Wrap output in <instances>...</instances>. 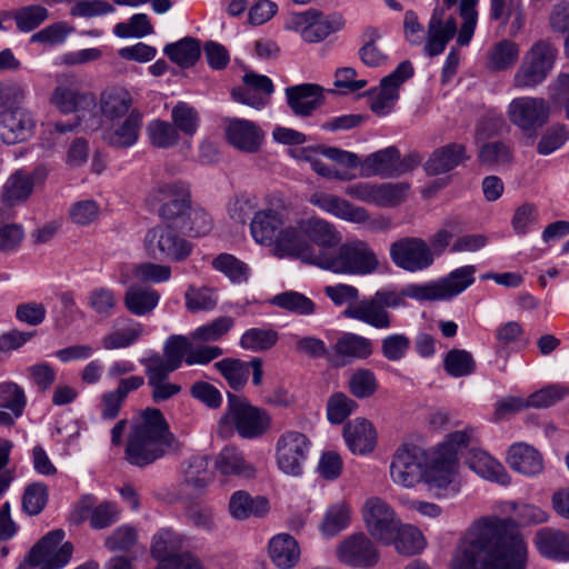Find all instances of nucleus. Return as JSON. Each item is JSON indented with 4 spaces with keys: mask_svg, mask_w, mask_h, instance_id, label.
<instances>
[{
    "mask_svg": "<svg viewBox=\"0 0 569 569\" xmlns=\"http://www.w3.org/2000/svg\"><path fill=\"white\" fill-rule=\"evenodd\" d=\"M476 368V360L468 350L455 348L443 357V369L452 378L468 377Z\"/></svg>",
    "mask_w": 569,
    "mask_h": 569,
    "instance_id": "nucleus-54",
    "label": "nucleus"
},
{
    "mask_svg": "<svg viewBox=\"0 0 569 569\" xmlns=\"http://www.w3.org/2000/svg\"><path fill=\"white\" fill-rule=\"evenodd\" d=\"M533 543L538 552L550 560L569 561V533L565 530L543 527L536 531Z\"/></svg>",
    "mask_w": 569,
    "mask_h": 569,
    "instance_id": "nucleus-26",
    "label": "nucleus"
},
{
    "mask_svg": "<svg viewBox=\"0 0 569 569\" xmlns=\"http://www.w3.org/2000/svg\"><path fill=\"white\" fill-rule=\"evenodd\" d=\"M309 201L321 210L349 222L363 223L369 220V213L365 208L357 207L335 194L316 192L311 194Z\"/></svg>",
    "mask_w": 569,
    "mask_h": 569,
    "instance_id": "nucleus-27",
    "label": "nucleus"
},
{
    "mask_svg": "<svg viewBox=\"0 0 569 569\" xmlns=\"http://www.w3.org/2000/svg\"><path fill=\"white\" fill-rule=\"evenodd\" d=\"M131 93L122 87H109L104 89L99 98V109L106 119L113 121L128 116L133 109Z\"/></svg>",
    "mask_w": 569,
    "mask_h": 569,
    "instance_id": "nucleus-38",
    "label": "nucleus"
},
{
    "mask_svg": "<svg viewBox=\"0 0 569 569\" xmlns=\"http://www.w3.org/2000/svg\"><path fill=\"white\" fill-rule=\"evenodd\" d=\"M269 501L263 496L252 497L244 490L234 491L229 499V512L237 520L262 518L269 512Z\"/></svg>",
    "mask_w": 569,
    "mask_h": 569,
    "instance_id": "nucleus-39",
    "label": "nucleus"
},
{
    "mask_svg": "<svg viewBox=\"0 0 569 569\" xmlns=\"http://www.w3.org/2000/svg\"><path fill=\"white\" fill-rule=\"evenodd\" d=\"M214 466L223 476L251 479L257 473L254 466L248 462L242 451L236 447H224L217 456Z\"/></svg>",
    "mask_w": 569,
    "mask_h": 569,
    "instance_id": "nucleus-41",
    "label": "nucleus"
},
{
    "mask_svg": "<svg viewBox=\"0 0 569 569\" xmlns=\"http://www.w3.org/2000/svg\"><path fill=\"white\" fill-rule=\"evenodd\" d=\"M184 300L186 308L190 312L209 311L214 309L218 303L214 290L209 287L189 286L184 293Z\"/></svg>",
    "mask_w": 569,
    "mask_h": 569,
    "instance_id": "nucleus-63",
    "label": "nucleus"
},
{
    "mask_svg": "<svg viewBox=\"0 0 569 569\" xmlns=\"http://www.w3.org/2000/svg\"><path fill=\"white\" fill-rule=\"evenodd\" d=\"M269 553L277 567L290 569L299 561L300 548L293 537L280 533L270 540Z\"/></svg>",
    "mask_w": 569,
    "mask_h": 569,
    "instance_id": "nucleus-44",
    "label": "nucleus"
},
{
    "mask_svg": "<svg viewBox=\"0 0 569 569\" xmlns=\"http://www.w3.org/2000/svg\"><path fill=\"white\" fill-rule=\"evenodd\" d=\"M273 246V254L278 258L296 257L305 262L318 264L320 250L316 251L306 240L301 221L297 226H283L277 236Z\"/></svg>",
    "mask_w": 569,
    "mask_h": 569,
    "instance_id": "nucleus-19",
    "label": "nucleus"
},
{
    "mask_svg": "<svg viewBox=\"0 0 569 569\" xmlns=\"http://www.w3.org/2000/svg\"><path fill=\"white\" fill-rule=\"evenodd\" d=\"M234 326L232 317L223 316L213 321L196 328L190 337L199 342H214L226 336Z\"/></svg>",
    "mask_w": 569,
    "mask_h": 569,
    "instance_id": "nucleus-60",
    "label": "nucleus"
},
{
    "mask_svg": "<svg viewBox=\"0 0 569 569\" xmlns=\"http://www.w3.org/2000/svg\"><path fill=\"white\" fill-rule=\"evenodd\" d=\"M89 308L101 318H110L118 308V298L113 289L97 287L87 297Z\"/></svg>",
    "mask_w": 569,
    "mask_h": 569,
    "instance_id": "nucleus-58",
    "label": "nucleus"
},
{
    "mask_svg": "<svg viewBox=\"0 0 569 569\" xmlns=\"http://www.w3.org/2000/svg\"><path fill=\"white\" fill-rule=\"evenodd\" d=\"M476 271L477 268L472 264L462 266L438 280L408 284L400 293L405 300L407 297L421 302L450 300L475 282Z\"/></svg>",
    "mask_w": 569,
    "mask_h": 569,
    "instance_id": "nucleus-5",
    "label": "nucleus"
},
{
    "mask_svg": "<svg viewBox=\"0 0 569 569\" xmlns=\"http://www.w3.org/2000/svg\"><path fill=\"white\" fill-rule=\"evenodd\" d=\"M171 122L179 133L193 137L200 126V114L196 108L184 101H179L171 110Z\"/></svg>",
    "mask_w": 569,
    "mask_h": 569,
    "instance_id": "nucleus-57",
    "label": "nucleus"
},
{
    "mask_svg": "<svg viewBox=\"0 0 569 569\" xmlns=\"http://www.w3.org/2000/svg\"><path fill=\"white\" fill-rule=\"evenodd\" d=\"M549 112L547 101L538 97L515 98L507 109L510 122L528 134H535L548 121Z\"/></svg>",
    "mask_w": 569,
    "mask_h": 569,
    "instance_id": "nucleus-16",
    "label": "nucleus"
},
{
    "mask_svg": "<svg viewBox=\"0 0 569 569\" xmlns=\"http://www.w3.org/2000/svg\"><path fill=\"white\" fill-rule=\"evenodd\" d=\"M397 148L388 147L368 154L361 161L363 177H396Z\"/></svg>",
    "mask_w": 569,
    "mask_h": 569,
    "instance_id": "nucleus-43",
    "label": "nucleus"
},
{
    "mask_svg": "<svg viewBox=\"0 0 569 569\" xmlns=\"http://www.w3.org/2000/svg\"><path fill=\"white\" fill-rule=\"evenodd\" d=\"M345 19L340 13L323 14L316 9L302 12H292L286 20L284 28L298 32L308 43H317L325 40L331 33L341 30Z\"/></svg>",
    "mask_w": 569,
    "mask_h": 569,
    "instance_id": "nucleus-7",
    "label": "nucleus"
},
{
    "mask_svg": "<svg viewBox=\"0 0 569 569\" xmlns=\"http://www.w3.org/2000/svg\"><path fill=\"white\" fill-rule=\"evenodd\" d=\"M373 353L372 341L363 336L345 332L333 346L335 365L345 366L352 360H362Z\"/></svg>",
    "mask_w": 569,
    "mask_h": 569,
    "instance_id": "nucleus-32",
    "label": "nucleus"
},
{
    "mask_svg": "<svg viewBox=\"0 0 569 569\" xmlns=\"http://www.w3.org/2000/svg\"><path fill=\"white\" fill-rule=\"evenodd\" d=\"M467 159L466 148L460 143H449L432 152L426 162V171L428 174L446 173Z\"/></svg>",
    "mask_w": 569,
    "mask_h": 569,
    "instance_id": "nucleus-42",
    "label": "nucleus"
},
{
    "mask_svg": "<svg viewBox=\"0 0 569 569\" xmlns=\"http://www.w3.org/2000/svg\"><path fill=\"white\" fill-rule=\"evenodd\" d=\"M176 443L162 412L147 408L133 422L124 450L126 460L140 468L162 458Z\"/></svg>",
    "mask_w": 569,
    "mask_h": 569,
    "instance_id": "nucleus-3",
    "label": "nucleus"
},
{
    "mask_svg": "<svg viewBox=\"0 0 569 569\" xmlns=\"http://www.w3.org/2000/svg\"><path fill=\"white\" fill-rule=\"evenodd\" d=\"M337 555L343 563L356 568H370L379 560L373 542L362 532L345 539L338 546Z\"/></svg>",
    "mask_w": 569,
    "mask_h": 569,
    "instance_id": "nucleus-22",
    "label": "nucleus"
},
{
    "mask_svg": "<svg viewBox=\"0 0 569 569\" xmlns=\"http://www.w3.org/2000/svg\"><path fill=\"white\" fill-rule=\"evenodd\" d=\"M142 124V112L138 109H132L121 123L106 132L104 139L108 144L114 148H130L137 143Z\"/></svg>",
    "mask_w": 569,
    "mask_h": 569,
    "instance_id": "nucleus-36",
    "label": "nucleus"
},
{
    "mask_svg": "<svg viewBox=\"0 0 569 569\" xmlns=\"http://www.w3.org/2000/svg\"><path fill=\"white\" fill-rule=\"evenodd\" d=\"M33 127L30 112L23 108L8 109L0 113V139L7 144L27 140Z\"/></svg>",
    "mask_w": 569,
    "mask_h": 569,
    "instance_id": "nucleus-24",
    "label": "nucleus"
},
{
    "mask_svg": "<svg viewBox=\"0 0 569 569\" xmlns=\"http://www.w3.org/2000/svg\"><path fill=\"white\" fill-rule=\"evenodd\" d=\"M507 462L513 471L527 477L537 476L543 470L541 453L536 448L525 442L510 446Z\"/></svg>",
    "mask_w": 569,
    "mask_h": 569,
    "instance_id": "nucleus-35",
    "label": "nucleus"
},
{
    "mask_svg": "<svg viewBox=\"0 0 569 569\" xmlns=\"http://www.w3.org/2000/svg\"><path fill=\"white\" fill-rule=\"evenodd\" d=\"M264 137V131L253 121L237 117L228 118L224 121L226 141L240 152H259Z\"/></svg>",
    "mask_w": 569,
    "mask_h": 569,
    "instance_id": "nucleus-20",
    "label": "nucleus"
},
{
    "mask_svg": "<svg viewBox=\"0 0 569 569\" xmlns=\"http://www.w3.org/2000/svg\"><path fill=\"white\" fill-rule=\"evenodd\" d=\"M212 267L222 272L232 282H243L249 277L248 266L229 253H220L212 260Z\"/></svg>",
    "mask_w": 569,
    "mask_h": 569,
    "instance_id": "nucleus-64",
    "label": "nucleus"
},
{
    "mask_svg": "<svg viewBox=\"0 0 569 569\" xmlns=\"http://www.w3.org/2000/svg\"><path fill=\"white\" fill-rule=\"evenodd\" d=\"M50 102L60 112L72 113L93 106L94 97L90 92L81 91L73 76L64 74L57 78Z\"/></svg>",
    "mask_w": 569,
    "mask_h": 569,
    "instance_id": "nucleus-21",
    "label": "nucleus"
},
{
    "mask_svg": "<svg viewBox=\"0 0 569 569\" xmlns=\"http://www.w3.org/2000/svg\"><path fill=\"white\" fill-rule=\"evenodd\" d=\"M173 228L167 224H157L147 230L143 237V249L149 258L181 262L191 254L193 244Z\"/></svg>",
    "mask_w": 569,
    "mask_h": 569,
    "instance_id": "nucleus-6",
    "label": "nucleus"
},
{
    "mask_svg": "<svg viewBox=\"0 0 569 569\" xmlns=\"http://www.w3.org/2000/svg\"><path fill=\"white\" fill-rule=\"evenodd\" d=\"M278 340L279 335L271 327L250 328L242 333L239 345L244 350L262 352L273 348Z\"/></svg>",
    "mask_w": 569,
    "mask_h": 569,
    "instance_id": "nucleus-50",
    "label": "nucleus"
},
{
    "mask_svg": "<svg viewBox=\"0 0 569 569\" xmlns=\"http://www.w3.org/2000/svg\"><path fill=\"white\" fill-rule=\"evenodd\" d=\"M150 143L159 149H169L178 144L180 133L172 122L154 119L147 124Z\"/></svg>",
    "mask_w": 569,
    "mask_h": 569,
    "instance_id": "nucleus-55",
    "label": "nucleus"
},
{
    "mask_svg": "<svg viewBox=\"0 0 569 569\" xmlns=\"http://www.w3.org/2000/svg\"><path fill=\"white\" fill-rule=\"evenodd\" d=\"M391 545L400 555L413 556L425 549L426 540L418 528L400 522Z\"/></svg>",
    "mask_w": 569,
    "mask_h": 569,
    "instance_id": "nucleus-51",
    "label": "nucleus"
},
{
    "mask_svg": "<svg viewBox=\"0 0 569 569\" xmlns=\"http://www.w3.org/2000/svg\"><path fill=\"white\" fill-rule=\"evenodd\" d=\"M154 193L164 201L159 209L163 224L180 230L186 228L187 216L193 208L189 186L182 181L161 182L154 188Z\"/></svg>",
    "mask_w": 569,
    "mask_h": 569,
    "instance_id": "nucleus-10",
    "label": "nucleus"
},
{
    "mask_svg": "<svg viewBox=\"0 0 569 569\" xmlns=\"http://www.w3.org/2000/svg\"><path fill=\"white\" fill-rule=\"evenodd\" d=\"M287 222L284 207H268L254 212L250 233L257 243L271 246Z\"/></svg>",
    "mask_w": 569,
    "mask_h": 569,
    "instance_id": "nucleus-23",
    "label": "nucleus"
},
{
    "mask_svg": "<svg viewBox=\"0 0 569 569\" xmlns=\"http://www.w3.org/2000/svg\"><path fill=\"white\" fill-rule=\"evenodd\" d=\"M144 367L147 382L151 389V399L154 403L164 402L181 391V386L169 380V371L160 365L153 366L149 363H141Z\"/></svg>",
    "mask_w": 569,
    "mask_h": 569,
    "instance_id": "nucleus-40",
    "label": "nucleus"
},
{
    "mask_svg": "<svg viewBox=\"0 0 569 569\" xmlns=\"http://www.w3.org/2000/svg\"><path fill=\"white\" fill-rule=\"evenodd\" d=\"M48 177L44 166H38L28 171L18 169L9 176L1 191V201L8 207L26 202L32 194L36 187L42 184Z\"/></svg>",
    "mask_w": 569,
    "mask_h": 569,
    "instance_id": "nucleus-18",
    "label": "nucleus"
},
{
    "mask_svg": "<svg viewBox=\"0 0 569 569\" xmlns=\"http://www.w3.org/2000/svg\"><path fill=\"white\" fill-rule=\"evenodd\" d=\"M191 343L184 336L172 335L163 343V353L152 352L146 358L140 359V363L153 366L160 365L169 371H176L186 361Z\"/></svg>",
    "mask_w": 569,
    "mask_h": 569,
    "instance_id": "nucleus-29",
    "label": "nucleus"
},
{
    "mask_svg": "<svg viewBox=\"0 0 569 569\" xmlns=\"http://www.w3.org/2000/svg\"><path fill=\"white\" fill-rule=\"evenodd\" d=\"M318 267L335 273L369 274L379 267L376 253L363 241L340 246L335 253L320 250Z\"/></svg>",
    "mask_w": 569,
    "mask_h": 569,
    "instance_id": "nucleus-4",
    "label": "nucleus"
},
{
    "mask_svg": "<svg viewBox=\"0 0 569 569\" xmlns=\"http://www.w3.org/2000/svg\"><path fill=\"white\" fill-rule=\"evenodd\" d=\"M310 448L311 442L302 432H283L276 443V461L280 471L291 477L302 475Z\"/></svg>",
    "mask_w": 569,
    "mask_h": 569,
    "instance_id": "nucleus-12",
    "label": "nucleus"
},
{
    "mask_svg": "<svg viewBox=\"0 0 569 569\" xmlns=\"http://www.w3.org/2000/svg\"><path fill=\"white\" fill-rule=\"evenodd\" d=\"M363 519L370 536L385 545H391L401 522L392 507L378 497L366 501Z\"/></svg>",
    "mask_w": 569,
    "mask_h": 569,
    "instance_id": "nucleus-13",
    "label": "nucleus"
},
{
    "mask_svg": "<svg viewBox=\"0 0 569 569\" xmlns=\"http://www.w3.org/2000/svg\"><path fill=\"white\" fill-rule=\"evenodd\" d=\"M214 368L236 391L241 390L248 382L249 365L241 359L223 358L214 363Z\"/></svg>",
    "mask_w": 569,
    "mask_h": 569,
    "instance_id": "nucleus-52",
    "label": "nucleus"
},
{
    "mask_svg": "<svg viewBox=\"0 0 569 569\" xmlns=\"http://www.w3.org/2000/svg\"><path fill=\"white\" fill-rule=\"evenodd\" d=\"M502 511L515 515L516 520L498 517L476 520L461 539L451 569H526L528 545L517 522L543 523L549 513L536 505L516 501L503 502Z\"/></svg>",
    "mask_w": 569,
    "mask_h": 569,
    "instance_id": "nucleus-1",
    "label": "nucleus"
},
{
    "mask_svg": "<svg viewBox=\"0 0 569 569\" xmlns=\"http://www.w3.org/2000/svg\"><path fill=\"white\" fill-rule=\"evenodd\" d=\"M147 335L146 326L131 318L118 319L110 332L101 339L106 350L126 349L141 340Z\"/></svg>",
    "mask_w": 569,
    "mask_h": 569,
    "instance_id": "nucleus-30",
    "label": "nucleus"
},
{
    "mask_svg": "<svg viewBox=\"0 0 569 569\" xmlns=\"http://www.w3.org/2000/svg\"><path fill=\"white\" fill-rule=\"evenodd\" d=\"M343 438L355 455L370 453L377 443V432L373 425L365 418H356L343 427Z\"/></svg>",
    "mask_w": 569,
    "mask_h": 569,
    "instance_id": "nucleus-33",
    "label": "nucleus"
},
{
    "mask_svg": "<svg viewBox=\"0 0 569 569\" xmlns=\"http://www.w3.org/2000/svg\"><path fill=\"white\" fill-rule=\"evenodd\" d=\"M349 523V507L346 503L340 502L331 506L327 510L320 525V531L325 537L331 538L345 530Z\"/></svg>",
    "mask_w": 569,
    "mask_h": 569,
    "instance_id": "nucleus-59",
    "label": "nucleus"
},
{
    "mask_svg": "<svg viewBox=\"0 0 569 569\" xmlns=\"http://www.w3.org/2000/svg\"><path fill=\"white\" fill-rule=\"evenodd\" d=\"M469 433L466 430L455 431L449 435L438 457L432 461V467L450 475L455 469L457 450L469 442Z\"/></svg>",
    "mask_w": 569,
    "mask_h": 569,
    "instance_id": "nucleus-49",
    "label": "nucleus"
},
{
    "mask_svg": "<svg viewBox=\"0 0 569 569\" xmlns=\"http://www.w3.org/2000/svg\"><path fill=\"white\" fill-rule=\"evenodd\" d=\"M457 32L456 19L450 17L443 21V11L435 9L428 24L425 52L430 57L439 56L446 49L447 43Z\"/></svg>",
    "mask_w": 569,
    "mask_h": 569,
    "instance_id": "nucleus-31",
    "label": "nucleus"
},
{
    "mask_svg": "<svg viewBox=\"0 0 569 569\" xmlns=\"http://www.w3.org/2000/svg\"><path fill=\"white\" fill-rule=\"evenodd\" d=\"M519 58V47L511 40H501L488 52L487 66L495 71L506 70Z\"/></svg>",
    "mask_w": 569,
    "mask_h": 569,
    "instance_id": "nucleus-56",
    "label": "nucleus"
},
{
    "mask_svg": "<svg viewBox=\"0 0 569 569\" xmlns=\"http://www.w3.org/2000/svg\"><path fill=\"white\" fill-rule=\"evenodd\" d=\"M183 486L190 495L200 493L212 480L209 461L206 457H192L183 467Z\"/></svg>",
    "mask_w": 569,
    "mask_h": 569,
    "instance_id": "nucleus-45",
    "label": "nucleus"
},
{
    "mask_svg": "<svg viewBox=\"0 0 569 569\" xmlns=\"http://www.w3.org/2000/svg\"><path fill=\"white\" fill-rule=\"evenodd\" d=\"M425 468V451L413 445H403L393 455L390 465V477L396 485L412 488L421 482Z\"/></svg>",
    "mask_w": 569,
    "mask_h": 569,
    "instance_id": "nucleus-14",
    "label": "nucleus"
},
{
    "mask_svg": "<svg viewBox=\"0 0 569 569\" xmlns=\"http://www.w3.org/2000/svg\"><path fill=\"white\" fill-rule=\"evenodd\" d=\"M301 228L305 231V237L321 247L322 251H326V248L338 246L341 240V236L336 228L320 218L301 220Z\"/></svg>",
    "mask_w": 569,
    "mask_h": 569,
    "instance_id": "nucleus-46",
    "label": "nucleus"
},
{
    "mask_svg": "<svg viewBox=\"0 0 569 569\" xmlns=\"http://www.w3.org/2000/svg\"><path fill=\"white\" fill-rule=\"evenodd\" d=\"M272 306L299 316H310L316 312V303L298 291H284L273 296L270 300Z\"/></svg>",
    "mask_w": 569,
    "mask_h": 569,
    "instance_id": "nucleus-53",
    "label": "nucleus"
},
{
    "mask_svg": "<svg viewBox=\"0 0 569 569\" xmlns=\"http://www.w3.org/2000/svg\"><path fill=\"white\" fill-rule=\"evenodd\" d=\"M287 103L293 114L309 117L323 102V89L315 83H301L286 88Z\"/></svg>",
    "mask_w": 569,
    "mask_h": 569,
    "instance_id": "nucleus-28",
    "label": "nucleus"
},
{
    "mask_svg": "<svg viewBox=\"0 0 569 569\" xmlns=\"http://www.w3.org/2000/svg\"><path fill=\"white\" fill-rule=\"evenodd\" d=\"M413 76V67L410 61L405 60L387 77L380 87L368 92L370 97V109L377 116H387L393 109L399 99V88Z\"/></svg>",
    "mask_w": 569,
    "mask_h": 569,
    "instance_id": "nucleus-17",
    "label": "nucleus"
},
{
    "mask_svg": "<svg viewBox=\"0 0 569 569\" xmlns=\"http://www.w3.org/2000/svg\"><path fill=\"white\" fill-rule=\"evenodd\" d=\"M380 38L381 33L377 28L369 27L363 32V46L359 49V57L368 67L376 68L387 61V56L376 43Z\"/></svg>",
    "mask_w": 569,
    "mask_h": 569,
    "instance_id": "nucleus-62",
    "label": "nucleus"
},
{
    "mask_svg": "<svg viewBox=\"0 0 569 569\" xmlns=\"http://www.w3.org/2000/svg\"><path fill=\"white\" fill-rule=\"evenodd\" d=\"M466 463L472 471L487 480L496 481L500 485H508L510 482L506 468L483 450H470L466 457Z\"/></svg>",
    "mask_w": 569,
    "mask_h": 569,
    "instance_id": "nucleus-37",
    "label": "nucleus"
},
{
    "mask_svg": "<svg viewBox=\"0 0 569 569\" xmlns=\"http://www.w3.org/2000/svg\"><path fill=\"white\" fill-rule=\"evenodd\" d=\"M186 543V537L181 533L166 528L158 531L151 542L150 551L152 557L161 562L171 555H180Z\"/></svg>",
    "mask_w": 569,
    "mask_h": 569,
    "instance_id": "nucleus-47",
    "label": "nucleus"
},
{
    "mask_svg": "<svg viewBox=\"0 0 569 569\" xmlns=\"http://www.w3.org/2000/svg\"><path fill=\"white\" fill-rule=\"evenodd\" d=\"M227 396V413L221 421L230 418L240 437L258 438L270 428L271 418L264 409L252 406L248 400L234 393L228 392Z\"/></svg>",
    "mask_w": 569,
    "mask_h": 569,
    "instance_id": "nucleus-9",
    "label": "nucleus"
},
{
    "mask_svg": "<svg viewBox=\"0 0 569 569\" xmlns=\"http://www.w3.org/2000/svg\"><path fill=\"white\" fill-rule=\"evenodd\" d=\"M556 58L557 49L550 41L542 39L535 42L515 73V87L527 89L541 83L552 70Z\"/></svg>",
    "mask_w": 569,
    "mask_h": 569,
    "instance_id": "nucleus-8",
    "label": "nucleus"
},
{
    "mask_svg": "<svg viewBox=\"0 0 569 569\" xmlns=\"http://www.w3.org/2000/svg\"><path fill=\"white\" fill-rule=\"evenodd\" d=\"M163 52L168 58L182 68H189L196 64L201 54L200 41L186 37L177 42L168 43Z\"/></svg>",
    "mask_w": 569,
    "mask_h": 569,
    "instance_id": "nucleus-48",
    "label": "nucleus"
},
{
    "mask_svg": "<svg viewBox=\"0 0 569 569\" xmlns=\"http://www.w3.org/2000/svg\"><path fill=\"white\" fill-rule=\"evenodd\" d=\"M409 190L407 182L375 183L373 204L378 207H396L401 203Z\"/></svg>",
    "mask_w": 569,
    "mask_h": 569,
    "instance_id": "nucleus-61",
    "label": "nucleus"
},
{
    "mask_svg": "<svg viewBox=\"0 0 569 569\" xmlns=\"http://www.w3.org/2000/svg\"><path fill=\"white\" fill-rule=\"evenodd\" d=\"M160 292L147 284H130L123 295V306L128 312L136 317L151 315L158 307Z\"/></svg>",
    "mask_w": 569,
    "mask_h": 569,
    "instance_id": "nucleus-34",
    "label": "nucleus"
},
{
    "mask_svg": "<svg viewBox=\"0 0 569 569\" xmlns=\"http://www.w3.org/2000/svg\"><path fill=\"white\" fill-rule=\"evenodd\" d=\"M392 262L408 272H419L433 264V253L421 238L407 237L395 241L390 246Z\"/></svg>",
    "mask_w": 569,
    "mask_h": 569,
    "instance_id": "nucleus-15",
    "label": "nucleus"
},
{
    "mask_svg": "<svg viewBox=\"0 0 569 569\" xmlns=\"http://www.w3.org/2000/svg\"><path fill=\"white\" fill-rule=\"evenodd\" d=\"M64 531L56 529L43 536L29 551L28 562L39 569H61L71 559L73 545L62 543Z\"/></svg>",
    "mask_w": 569,
    "mask_h": 569,
    "instance_id": "nucleus-11",
    "label": "nucleus"
},
{
    "mask_svg": "<svg viewBox=\"0 0 569 569\" xmlns=\"http://www.w3.org/2000/svg\"><path fill=\"white\" fill-rule=\"evenodd\" d=\"M325 295L336 305H348L343 316L365 322L376 329H388L391 326V316L387 309H396L405 306L406 300L400 291L393 289H380L371 297L358 301L359 290L350 284L338 283L327 286Z\"/></svg>",
    "mask_w": 569,
    "mask_h": 569,
    "instance_id": "nucleus-2",
    "label": "nucleus"
},
{
    "mask_svg": "<svg viewBox=\"0 0 569 569\" xmlns=\"http://www.w3.org/2000/svg\"><path fill=\"white\" fill-rule=\"evenodd\" d=\"M24 389L14 381L0 382V426L12 427L20 419L27 407Z\"/></svg>",
    "mask_w": 569,
    "mask_h": 569,
    "instance_id": "nucleus-25",
    "label": "nucleus"
}]
</instances>
